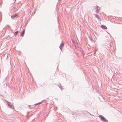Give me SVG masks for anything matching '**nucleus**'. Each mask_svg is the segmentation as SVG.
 Returning <instances> with one entry per match:
<instances>
[{"label":"nucleus","mask_w":122,"mask_h":122,"mask_svg":"<svg viewBox=\"0 0 122 122\" xmlns=\"http://www.w3.org/2000/svg\"><path fill=\"white\" fill-rule=\"evenodd\" d=\"M102 27L104 29H107L106 26L105 25H101Z\"/></svg>","instance_id":"0eeeda50"},{"label":"nucleus","mask_w":122,"mask_h":122,"mask_svg":"<svg viewBox=\"0 0 122 122\" xmlns=\"http://www.w3.org/2000/svg\"><path fill=\"white\" fill-rule=\"evenodd\" d=\"M6 101L7 102V104L9 107L13 109H14V106L12 104H11L10 102L7 101Z\"/></svg>","instance_id":"f257e3e1"},{"label":"nucleus","mask_w":122,"mask_h":122,"mask_svg":"<svg viewBox=\"0 0 122 122\" xmlns=\"http://www.w3.org/2000/svg\"><path fill=\"white\" fill-rule=\"evenodd\" d=\"M100 118H101V120L103 122H108V121L106 119L103 117V116L102 115H99V116Z\"/></svg>","instance_id":"f03ea898"},{"label":"nucleus","mask_w":122,"mask_h":122,"mask_svg":"<svg viewBox=\"0 0 122 122\" xmlns=\"http://www.w3.org/2000/svg\"><path fill=\"white\" fill-rule=\"evenodd\" d=\"M37 105H38V103H36V104H34V105L35 106H36Z\"/></svg>","instance_id":"f8f14e48"},{"label":"nucleus","mask_w":122,"mask_h":122,"mask_svg":"<svg viewBox=\"0 0 122 122\" xmlns=\"http://www.w3.org/2000/svg\"><path fill=\"white\" fill-rule=\"evenodd\" d=\"M95 9H96V12H97L99 11L100 9V8L97 5L95 7Z\"/></svg>","instance_id":"20e7f679"},{"label":"nucleus","mask_w":122,"mask_h":122,"mask_svg":"<svg viewBox=\"0 0 122 122\" xmlns=\"http://www.w3.org/2000/svg\"><path fill=\"white\" fill-rule=\"evenodd\" d=\"M57 85L59 87V88L61 89V90H62V88L61 87V85L60 83V84L59 85Z\"/></svg>","instance_id":"9d476101"},{"label":"nucleus","mask_w":122,"mask_h":122,"mask_svg":"<svg viewBox=\"0 0 122 122\" xmlns=\"http://www.w3.org/2000/svg\"><path fill=\"white\" fill-rule=\"evenodd\" d=\"M17 15V14H15L14 15L11 16V17L12 19H13L16 17Z\"/></svg>","instance_id":"423d86ee"},{"label":"nucleus","mask_w":122,"mask_h":122,"mask_svg":"<svg viewBox=\"0 0 122 122\" xmlns=\"http://www.w3.org/2000/svg\"><path fill=\"white\" fill-rule=\"evenodd\" d=\"M25 30L24 29H23V30L22 32L20 34L21 36H23L24 35V34L25 33Z\"/></svg>","instance_id":"39448f33"},{"label":"nucleus","mask_w":122,"mask_h":122,"mask_svg":"<svg viewBox=\"0 0 122 122\" xmlns=\"http://www.w3.org/2000/svg\"><path fill=\"white\" fill-rule=\"evenodd\" d=\"M64 45V43L63 42H61L60 46H59V48L61 50L62 48H61V47H62Z\"/></svg>","instance_id":"7ed1b4c3"},{"label":"nucleus","mask_w":122,"mask_h":122,"mask_svg":"<svg viewBox=\"0 0 122 122\" xmlns=\"http://www.w3.org/2000/svg\"><path fill=\"white\" fill-rule=\"evenodd\" d=\"M18 31H17L15 32V33H14V36H16V35L18 34Z\"/></svg>","instance_id":"6e6552de"},{"label":"nucleus","mask_w":122,"mask_h":122,"mask_svg":"<svg viewBox=\"0 0 122 122\" xmlns=\"http://www.w3.org/2000/svg\"><path fill=\"white\" fill-rule=\"evenodd\" d=\"M41 103V102H39V103H38V104H40Z\"/></svg>","instance_id":"9b49d317"},{"label":"nucleus","mask_w":122,"mask_h":122,"mask_svg":"<svg viewBox=\"0 0 122 122\" xmlns=\"http://www.w3.org/2000/svg\"><path fill=\"white\" fill-rule=\"evenodd\" d=\"M95 16L97 17L98 19H99V15H97V14H95Z\"/></svg>","instance_id":"1a4fd4ad"}]
</instances>
